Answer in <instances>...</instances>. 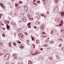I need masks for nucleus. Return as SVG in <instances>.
Returning a JSON list of instances; mask_svg holds the SVG:
<instances>
[{"mask_svg":"<svg viewBox=\"0 0 64 64\" xmlns=\"http://www.w3.org/2000/svg\"><path fill=\"white\" fill-rule=\"evenodd\" d=\"M50 44H53V43H54V42L52 41H51L50 42Z\"/></svg>","mask_w":64,"mask_h":64,"instance_id":"21","label":"nucleus"},{"mask_svg":"<svg viewBox=\"0 0 64 64\" xmlns=\"http://www.w3.org/2000/svg\"><path fill=\"white\" fill-rule=\"evenodd\" d=\"M24 8L25 11H26L28 10V6L27 5H25L24 6Z\"/></svg>","mask_w":64,"mask_h":64,"instance_id":"3","label":"nucleus"},{"mask_svg":"<svg viewBox=\"0 0 64 64\" xmlns=\"http://www.w3.org/2000/svg\"><path fill=\"white\" fill-rule=\"evenodd\" d=\"M36 43H37V44L39 43V40H36Z\"/></svg>","mask_w":64,"mask_h":64,"instance_id":"23","label":"nucleus"},{"mask_svg":"<svg viewBox=\"0 0 64 64\" xmlns=\"http://www.w3.org/2000/svg\"><path fill=\"white\" fill-rule=\"evenodd\" d=\"M63 49V48H61L62 50Z\"/></svg>","mask_w":64,"mask_h":64,"instance_id":"57","label":"nucleus"},{"mask_svg":"<svg viewBox=\"0 0 64 64\" xmlns=\"http://www.w3.org/2000/svg\"><path fill=\"white\" fill-rule=\"evenodd\" d=\"M25 34H26V35H28V33H27L26 32H25Z\"/></svg>","mask_w":64,"mask_h":64,"instance_id":"42","label":"nucleus"},{"mask_svg":"<svg viewBox=\"0 0 64 64\" xmlns=\"http://www.w3.org/2000/svg\"><path fill=\"white\" fill-rule=\"evenodd\" d=\"M42 2L44 3H46L47 2L46 1V0H42Z\"/></svg>","mask_w":64,"mask_h":64,"instance_id":"15","label":"nucleus"},{"mask_svg":"<svg viewBox=\"0 0 64 64\" xmlns=\"http://www.w3.org/2000/svg\"><path fill=\"white\" fill-rule=\"evenodd\" d=\"M62 46V44H61H61H60L58 45V47H61V46Z\"/></svg>","mask_w":64,"mask_h":64,"instance_id":"30","label":"nucleus"},{"mask_svg":"<svg viewBox=\"0 0 64 64\" xmlns=\"http://www.w3.org/2000/svg\"><path fill=\"white\" fill-rule=\"evenodd\" d=\"M27 27L28 28H31V26H28Z\"/></svg>","mask_w":64,"mask_h":64,"instance_id":"47","label":"nucleus"},{"mask_svg":"<svg viewBox=\"0 0 64 64\" xmlns=\"http://www.w3.org/2000/svg\"><path fill=\"white\" fill-rule=\"evenodd\" d=\"M34 29H36L37 27L36 26H34Z\"/></svg>","mask_w":64,"mask_h":64,"instance_id":"43","label":"nucleus"},{"mask_svg":"<svg viewBox=\"0 0 64 64\" xmlns=\"http://www.w3.org/2000/svg\"><path fill=\"white\" fill-rule=\"evenodd\" d=\"M23 36L24 35H23L22 33H21L18 35V36L19 38H22V37H23Z\"/></svg>","mask_w":64,"mask_h":64,"instance_id":"5","label":"nucleus"},{"mask_svg":"<svg viewBox=\"0 0 64 64\" xmlns=\"http://www.w3.org/2000/svg\"><path fill=\"white\" fill-rule=\"evenodd\" d=\"M9 22L8 21V22H7V23H8V24H9Z\"/></svg>","mask_w":64,"mask_h":64,"instance_id":"51","label":"nucleus"},{"mask_svg":"<svg viewBox=\"0 0 64 64\" xmlns=\"http://www.w3.org/2000/svg\"><path fill=\"white\" fill-rule=\"evenodd\" d=\"M43 46H44V47H46L45 46V45H44Z\"/></svg>","mask_w":64,"mask_h":64,"instance_id":"55","label":"nucleus"},{"mask_svg":"<svg viewBox=\"0 0 64 64\" xmlns=\"http://www.w3.org/2000/svg\"><path fill=\"white\" fill-rule=\"evenodd\" d=\"M49 58L50 60H53L52 58V56H49Z\"/></svg>","mask_w":64,"mask_h":64,"instance_id":"12","label":"nucleus"},{"mask_svg":"<svg viewBox=\"0 0 64 64\" xmlns=\"http://www.w3.org/2000/svg\"><path fill=\"white\" fill-rule=\"evenodd\" d=\"M39 53H40V52H35V54H39Z\"/></svg>","mask_w":64,"mask_h":64,"instance_id":"36","label":"nucleus"},{"mask_svg":"<svg viewBox=\"0 0 64 64\" xmlns=\"http://www.w3.org/2000/svg\"><path fill=\"white\" fill-rule=\"evenodd\" d=\"M28 64H32V62L31 61H29L28 62Z\"/></svg>","mask_w":64,"mask_h":64,"instance_id":"18","label":"nucleus"},{"mask_svg":"<svg viewBox=\"0 0 64 64\" xmlns=\"http://www.w3.org/2000/svg\"><path fill=\"white\" fill-rule=\"evenodd\" d=\"M2 36L3 37H5V34H2Z\"/></svg>","mask_w":64,"mask_h":64,"instance_id":"24","label":"nucleus"},{"mask_svg":"<svg viewBox=\"0 0 64 64\" xmlns=\"http://www.w3.org/2000/svg\"><path fill=\"white\" fill-rule=\"evenodd\" d=\"M45 37V36H42V37Z\"/></svg>","mask_w":64,"mask_h":64,"instance_id":"53","label":"nucleus"},{"mask_svg":"<svg viewBox=\"0 0 64 64\" xmlns=\"http://www.w3.org/2000/svg\"><path fill=\"white\" fill-rule=\"evenodd\" d=\"M42 34H43V35H44V34H46V33H45L44 32H43L42 33Z\"/></svg>","mask_w":64,"mask_h":64,"instance_id":"31","label":"nucleus"},{"mask_svg":"<svg viewBox=\"0 0 64 64\" xmlns=\"http://www.w3.org/2000/svg\"><path fill=\"white\" fill-rule=\"evenodd\" d=\"M22 4V2L21 3V4Z\"/></svg>","mask_w":64,"mask_h":64,"instance_id":"63","label":"nucleus"},{"mask_svg":"<svg viewBox=\"0 0 64 64\" xmlns=\"http://www.w3.org/2000/svg\"><path fill=\"white\" fill-rule=\"evenodd\" d=\"M49 41V40L48 39H47V40H46V43H47Z\"/></svg>","mask_w":64,"mask_h":64,"instance_id":"25","label":"nucleus"},{"mask_svg":"<svg viewBox=\"0 0 64 64\" xmlns=\"http://www.w3.org/2000/svg\"><path fill=\"white\" fill-rule=\"evenodd\" d=\"M12 1H14V0H12Z\"/></svg>","mask_w":64,"mask_h":64,"instance_id":"62","label":"nucleus"},{"mask_svg":"<svg viewBox=\"0 0 64 64\" xmlns=\"http://www.w3.org/2000/svg\"><path fill=\"white\" fill-rule=\"evenodd\" d=\"M59 10V8L58 7H56V8H54V12H58V10Z\"/></svg>","mask_w":64,"mask_h":64,"instance_id":"1","label":"nucleus"},{"mask_svg":"<svg viewBox=\"0 0 64 64\" xmlns=\"http://www.w3.org/2000/svg\"><path fill=\"white\" fill-rule=\"evenodd\" d=\"M58 40L59 41H62V40L61 38H59L58 39Z\"/></svg>","mask_w":64,"mask_h":64,"instance_id":"26","label":"nucleus"},{"mask_svg":"<svg viewBox=\"0 0 64 64\" xmlns=\"http://www.w3.org/2000/svg\"><path fill=\"white\" fill-rule=\"evenodd\" d=\"M40 50H41V51H42V50H43V48H40Z\"/></svg>","mask_w":64,"mask_h":64,"instance_id":"32","label":"nucleus"},{"mask_svg":"<svg viewBox=\"0 0 64 64\" xmlns=\"http://www.w3.org/2000/svg\"><path fill=\"white\" fill-rule=\"evenodd\" d=\"M13 56L14 59H16L17 58V56L16 55V54H13Z\"/></svg>","mask_w":64,"mask_h":64,"instance_id":"6","label":"nucleus"},{"mask_svg":"<svg viewBox=\"0 0 64 64\" xmlns=\"http://www.w3.org/2000/svg\"><path fill=\"white\" fill-rule=\"evenodd\" d=\"M64 32V30H61V32H62L63 33Z\"/></svg>","mask_w":64,"mask_h":64,"instance_id":"39","label":"nucleus"},{"mask_svg":"<svg viewBox=\"0 0 64 64\" xmlns=\"http://www.w3.org/2000/svg\"><path fill=\"white\" fill-rule=\"evenodd\" d=\"M18 42L19 43H21V42L19 41V40H18Z\"/></svg>","mask_w":64,"mask_h":64,"instance_id":"37","label":"nucleus"},{"mask_svg":"<svg viewBox=\"0 0 64 64\" xmlns=\"http://www.w3.org/2000/svg\"><path fill=\"white\" fill-rule=\"evenodd\" d=\"M51 34H52L53 33V31H52V30H51Z\"/></svg>","mask_w":64,"mask_h":64,"instance_id":"34","label":"nucleus"},{"mask_svg":"<svg viewBox=\"0 0 64 64\" xmlns=\"http://www.w3.org/2000/svg\"><path fill=\"white\" fill-rule=\"evenodd\" d=\"M33 3L34 4V5H37V4H36V3H34V2H33Z\"/></svg>","mask_w":64,"mask_h":64,"instance_id":"40","label":"nucleus"},{"mask_svg":"<svg viewBox=\"0 0 64 64\" xmlns=\"http://www.w3.org/2000/svg\"><path fill=\"white\" fill-rule=\"evenodd\" d=\"M4 22L6 24H7V21L6 20H4Z\"/></svg>","mask_w":64,"mask_h":64,"instance_id":"20","label":"nucleus"},{"mask_svg":"<svg viewBox=\"0 0 64 64\" xmlns=\"http://www.w3.org/2000/svg\"><path fill=\"white\" fill-rule=\"evenodd\" d=\"M47 13L48 14H49V12H47Z\"/></svg>","mask_w":64,"mask_h":64,"instance_id":"49","label":"nucleus"},{"mask_svg":"<svg viewBox=\"0 0 64 64\" xmlns=\"http://www.w3.org/2000/svg\"><path fill=\"white\" fill-rule=\"evenodd\" d=\"M13 25L14 26V27H16V26H17V25H16V24H14Z\"/></svg>","mask_w":64,"mask_h":64,"instance_id":"27","label":"nucleus"},{"mask_svg":"<svg viewBox=\"0 0 64 64\" xmlns=\"http://www.w3.org/2000/svg\"><path fill=\"white\" fill-rule=\"evenodd\" d=\"M2 52H4L5 53H6V52H7V50H2Z\"/></svg>","mask_w":64,"mask_h":64,"instance_id":"13","label":"nucleus"},{"mask_svg":"<svg viewBox=\"0 0 64 64\" xmlns=\"http://www.w3.org/2000/svg\"><path fill=\"white\" fill-rule=\"evenodd\" d=\"M61 14L62 16H63L64 15V12H62L61 13Z\"/></svg>","mask_w":64,"mask_h":64,"instance_id":"11","label":"nucleus"},{"mask_svg":"<svg viewBox=\"0 0 64 64\" xmlns=\"http://www.w3.org/2000/svg\"><path fill=\"white\" fill-rule=\"evenodd\" d=\"M32 55H35V54H32Z\"/></svg>","mask_w":64,"mask_h":64,"instance_id":"56","label":"nucleus"},{"mask_svg":"<svg viewBox=\"0 0 64 64\" xmlns=\"http://www.w3.org/2000/svg\"><path fill=\"white\" fill-rule=\"evenodd\" d=\"M2 16H3V15L1 14H0V19L1 18V17Z\"/></svg>","mask_w":64,"mask_h":64,"instance_id":"29","label":"nucleus"},{"mask_svg":"<svg viewBox=\"0 0 64 64\" xmlns=\"http://www.w3.org/2000/svg\"><path fill=\"white\" fill-rule=\"evenodd\" d=\"M45 46L46 47V46H47V44L45 45Z\"/></svg>","mask_w":64,"mask_h":64,"instance_id":"50","label":"nucleus"},{"mask_svg":"<svg viewBox=\"0 0 64 64\" xmlns=\"http://www.w3.org/2000/svg\"><path fill=\"white\" fill-rule=\"evenodd\" d=\"M6 26H7V27L6 28L7 29V30H9L10 29V28H10V26H8V24H7V25H6Z\"/></svg>","mask_w":64,"mask_h":64,"instance_id":"8","label":"nucleus"},{"mask_svg":"<svg viewBox=\"0 0 64 64\" xmlns=\"http://www.w3.org/2000/svg\"><path fill=\"white\" fill-rule=\"evenodd\" d=\"M2 30H5V28H2Z\"/></svg>","mask_w":64,"mask_h":64,"instance_id":"41","label":"nucleus"},{"mask_svg":"<svg viewBox=\"0 0 64 64\" xmlns=\"http://www.w3.org/2000/svg\"><path fill=\"white\" fill-rule=\"evenodd\" d=\"M2 25H3V26H4V24H2Z\"/></svg>","mask_w":64,"mask_h":64,"instance_id":"60","label":"nucleus"},{"mask_svg":"<svg viewBox=\"0 0 64 64\" xmlns=\"http://www.w3.org/2000/svg\"><path fill=\"white\" fill-rule=\"evenodd\" d=\"M41 16H42V17H44V18H46V16H45L44 15H43V14H41L40 15Z\"/></svg>","mask_w":64,"mask_h":64,"instance_id":"19","label":"nucleus"},{"mask_svg":"<svg viewBox=\"0 0 64 64\" xmlns=\"http://www.w3.org/2000/svg\"><path fill=\"white\" fill-rule=\"evenodd\" d=\"M31 37L32 38V40L33 41H34V40H35V39L34 38H33V37H32V36H31Z\"/></svg>","mask_w":64,"mask_h":64,"instance_id":"16","label":"nucleus"},{"mask_svg":"<svg viewBox=\"0 0 64 64\" xmlns=\"http://www.w3.org/2000/svg\"><path fill=\"white\" fill-rule=\"evenodd\" d=\"M18 8H17V9H18Z\"/></svg>","mask_w":64,"mask_h":64,"instance_id":"64","label":"nucleus"},{"mask_svg":"<svg viewBox=\"0 0 64 64\" xmlns=\"http://www.w3.org/2000/svg\"><path fill=\"white\" fill-rule=\"evenodd\" d=\"M27 44H28V45H29V42L27 41Z\"/></svg>","mask_w":64,"mask_h":64,"instance_id":"35","label":"nucleus"},{"mask_svg":"<svg viewBox=\"0 0 64 64\" xmlns=\"http://www.w3.org/2000/svg\"><path fill=\"white\" fill-rule=\"evenodd\" d=\"M36 52H37V53H38V51H37Z\"/></svg>","mask_w":64,"mask_h":64,"instance_id":"59","label":"nucleus"},{"mask_svg":"<svg viewBox=\"0 0 64 64\" xmlns=\"http://www.w3.org/2000/svg\"><path fill=\"white\" fill-rule=\"evenodd\" d=\"M27 16L28 18H31V15L30 14H28Z\"/></svg>","mask_w":64,"mask_h":64,"instance_id":"10","label":"nucleus"},{"mask_svg":"<svg viewBox=\"0 0 64 64\" xmlns=\"http://www.w3.org/2000/svg\"><path fill=\"white\" fill-rule=\"evenodd\" d=\"M4 57H5V58L6 59H8L9 57V54H5L4 55Z\"/></svg>","mask_w":64,"mask_h":64,"instance_id":"2","label":"nucleus"},{"mask_svg":"<svg viewBox=\"0 0 64 64\" xmlns=\"http://www.w3.org/2000/svg\"><path fill=\"white\" fill-rule=\"evenodd\" d=\"M18 64H23V63L21 62H20Z\"/></svg>","mask_w":64,"mask_h":64,"instance_id":"38","label":"nucleus"},{"mask_svg":"<svg viewBox=\"0 0 64 64\" xmlns=\"http://www.w3.org/2000/svg\"><path fill=\"white\" fill-rule=\"evenodd\" d=\"M30 25H31V23H30V22H29L28 24V26H30Z\"/></svg>","mask_w":64,"mask_h":64,"instance_id":"22","label":"nucleus"},{"mask_svg":"<svg viewBox=\"0 0 64 64\" xmlns=\"http://www.w3.org/2000/svg\"><path fill=\"white\" fill-rule=\"evenodd\" d=\"M2 54H1L0 55V56H1V55H2Z\"/></svg>","mask_w":64,"mask_h":64,"instance_id":"52","label":"nucleus"},{"mask_svg":"<svg viewBox=\"0 0 64 64\" xmlns=\"http://www.w3.org/2000/svg\"><path fill=\"white\" fill-rule=\"evenodd\" d=\"M3 46V44L2 43V42H1L0 43V46Z\"/></svg>","mask_w":64,"mask_h":64,"instance_id":"28","label":"nucleus"},{"mask_svg":"<svg viewBox=\"0 0 64 64\" xmlns=\"http://www.w3.org/2000/svg\"><path fill=\"white\" fill-rule=\"evenodd\" d=\"M0 6H2V8H5V6H4V4H3L0 3Z\"/></svg>","mask_w":64,"mask_h":64,"instance_id":"7","label":"nucleus"},{"mask_svg":"<svg viewBox=\"0 0 64 64\" xmlns=\"http://www.w3.org/2000/svg\"><path fill=\"white\" fill-rule=\"evenodd\" d=\"M11 42H9V43H8V44H9V46H10V47H11Z\"/></svg>","mask_w":64,"mask_h":64,"instance_id":"17","label":"nucleus"},{"mask_svg":"<svg viewBox=\"0 0 64 64\" xmlns=\"http://www.w3.org/2000/svg\"><path fill=\"white\" fill-rule=\"evenodd\" d=\"M58 2V0H55V2L56 3H57Z\"/></svg>","mask_w":64,"mask_h":64,"instance_id":"33","label":"nucleus"},{"mask_svg":"<svg viewBox=\"0 0 64 64\" xmlns=\"http://www.w3.org/2000/svg\"><path fill=\"white\" fill-rule=\"evenodd\" d=\"M37 3H40V1H38L37 2Z\"/></svg>","mask_w":64,"mask_h":64,"instance_id":"44","label":"nucleus"},{"mask_svg":"<svg viewBox=\"0 0 64 64\" xmlns=\"http://www.w3.org/2000/svg\"><path fill=\"white\" fill-rule=\"evenodd\" d=\"M13 45H14V46H16L15 45H14V43H13Z\"/></svg>","mask_w":64,"mask_h":64,"instance_id":"58","label":"nucleus"},{"mask_svg":"<svg viewBox=\"0 0 64 64\" xmlns=\"http://www.w3.org/2000/svg\"><path fill=\"white\" fill-rule=\"evenodd\" d=\"M64 22L63 21H62L60 22V26H62V25H63V24Z\"/></svg>","mask_w":64,"mask_h":64,"instance_id":"9","label":"nucleus"},{"mask_svg":"<svg viewBox=\"0 0 64 64\" xmlns=\"http://www.w3.org/2000/svg\"><path fill=\"white\" fill-rule=\"evenodd\" d=\"M23 47H24V46L22 45H20V48H22V49H23Z\"/></svg>","mask_w":64,"mask_h":64,"instance_id":"14","label":"nucleus"},{"mask_svg":"<svg viewBox=\"0 0 64 64\" xmlns=\"http://www.w3.org/2000/svg\"><path fill=\"white\" fill-rule=\"evenodd\" d=\"M43 46H44V47H46L45 46V45H44Z\"/></svg>","mask_w":64,"mask_h":64,"instance_id":"54","label":"nucleus"},{"mask_svg":"<svg viewBox=\"0 0 64 64\" xmlns=\"http://www.w3.org/2000/svg\"><path fill=\"white\" fill-rule=\"evenodd\" d=\"M48 39H49V38H48Z\"/></svg>","mask_w":64,"mask_h":64,"instance_id":"61","label":"nucleus"},{"mask_svg":"<svg viewBox=\"0 0 64 64\" xmlns=\"http://www.w3.org/2000/svg\"><path fill=\"white\" fill-rule=\"evenodd\" d=\"M33 46H34V48H35V45H34V44H33Z\"/></svg>","mask_w":64,"mask_h":64,"instance_id":"46","label":"nucleus"},{"mask_svg":"<svg viewBox=\"0 0 64 64\" xmlns=\"http://www.w3.org/2000/svg\"><path fill=\"white\" fill-rule=\"evenodd\" d=\"M15 6L16 7V6H18L17 5V4H15Z\"/></svg>","mask_w":64,"mask_h":64,"instance_id":"45","label":"nucleus"},{"mask_svg":"<svg viewBox=\"0 0 64 64\" xmlns=\"http://www.w3.org/2000/svg\"><path fill=\"white\" fill-rule=\"evenodd\" d=\"M40 28L41 29H42V30L44 29V24H42V25L40 26Z\"/></svg>","mask_w":64,"mask_h":64,"instance_id":"4","label":"nucleus"},{"mask_svg":"<svg viewBox=\"0 0 64 64\" xmlns=\"http://www.w3.org/2000/svg\"><path fill=\"white\" fill-rule=\"evenodd\" d=\"M33 2H36V0H34L33 1Z\"/></svg>","mask_w":64,"mask_h":64,"instance_id":"48","label":"nucleus"}]
</instances>
